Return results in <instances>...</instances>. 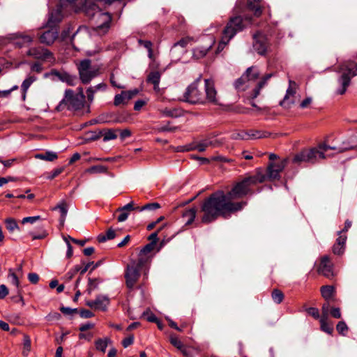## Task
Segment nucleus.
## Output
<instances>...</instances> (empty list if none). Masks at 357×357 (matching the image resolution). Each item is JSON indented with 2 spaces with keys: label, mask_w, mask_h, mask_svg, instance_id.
I'll return each instance as SVG.
<instances>
[{
  "label": "nucleus",
  "mask_w": 357,
  "mask_h": 357,
  "mask_svg": "<svg viewBox=\"0 0 357 357\" xmlns=\"http://www.w3.org/2000/svg\"><path fill=\"white\" fill-rule=\"evenodd\" d=\"M266 181L263 171L258 169L256 173L244 177L235 183L231 190L225 193L218 190L204 199L200 205L202 222L208 224L216 220L219 217L227 218L231 213L240 211L248 204L246 201L234 202L247 195H252V188Z\"/></svg>",
  "instance_id": "f257e3e1"
},
{
  "label": "nucleus",
  "mask_w": 357,
  "mask_h": 357,
  "mask_svg": "<svg viewBox=\"0 0 357 357\" xmlns=\"http://www.w3.org/2000/svg\"><path fill=\"white\" fill-rule=\"evenodd\" d=\"M202 76L199 75L186 89L183 95V100L190 104H204L206 102L218 104L217 91L214 82L211 79H206L205 95L199 89V84Z\"/></svg>",
  "instance_id": "f03ea898"
},
{
  "label": "nucleus",
  "mask_w": 357,
  "mask_h": 357,
  "mask_svg": "<svg viewBox=\"0 0 357 357\" xmlns=\"http://www.w3.org/2000/svg\"><path fill=\"white\" fill-rule=\"evenodd\" d=\"M252 15L247 13L236 14L231 17L223 30L225 33L224 41H229L238 32L243 31L247 23H250Z\"/></svg>",
  "instance_id": "7ed1b4c3"
},
{
  "label": "nucleus",
  "mask_w": 357,
  "mask_h": 357,
  "mask_svg": "<svg viewBox=\"0 0 357 357\" xmlns=\"http://www.w3.org/2000/svg\"><path fill=\"white\" fill-rule=\"evenodd\" d=\"M338 72L341 73L337 79L340 87L337 90V93L343 95L350 85L351 78L357 75V63L347 61L339 66Z\"/></svg>",
  "instance_id": "20e7f679"
},
{
  "label": "nucleus",
  "mask_w": 357,
  "mask_h": 357,
  "mask_svg": "<svg viewBox=\"0 0 357 357\" xmlns=\"http://www.w3.org/2000/svg\"><path fill=\"white\" fill-rule=\"evenodd\" d=\"M79 78L83 84H89L94 78L101 74L100 66H92L91 61L85 59L76 64Z\"/></svg>",
  "instance_id": "39448f33"
},
{
  "label": "nucleus",
  "mask_w": 357,
  "mask_h": 357,
  "mask_svg": "<svg viewBox=\"0 0 357 357\" xmlns=\"http://www.w3.org/2000/svg\"><path fill=\"white\" fill-rule=\"evenodd\" d=\"M85 98L84 95H76L72 89H67L65 91L64 98L56 106V109L59 112L65 108L74 110L81 109L84 105Z\"/></svg>",
  "instance_id": "423d86ee"
},
{
  "label": "nucleus",
  "mask_w": 357,
  "mask_h": 357,
  "mask_svg": "<svg viewBox=\"0 0 357 357\" xmlns=\"http://www.w3.org/2000/svg\"><path fill=\"white\" fill-rule=\"evenodd\" d=\"M262 0H248L245 5L243 0H238L234 9L235 14L246 13L247 10L253 13L255 17H259L263 12Z\"/></svg>",
  "instance_id": "0eeeda50"
},
{
  "label": "nucleus",
  "mask_w": 357,
  "mask_h": 357,
  "mask_svg": "<svg viewBox=\"0 0 357 357\" xmlns=\"http://www.w3.org/2000/svg\"><path fill=\"white\" fill-rule=\"evenodd\" d=\"M319 158H326V155H324L323 152H319L318 149L314 147L309 149H303L296 154L293 158V162L296 164L302 162L314 164Z\"/></svg>",
  "instance_id": "6e6552de"
},
{
  "label": "nucleus",
  "mask_w": 357,
  "mask_h": 357,
  "mask_svg": "<svg viewBox=\"0 0 357 357\" xmlns=\"http://www.w3.org/2000/svg\"><path fill=\"white\" fill-rule=\"evenodd\" d=\"M141 270H142V268L138 267V266L133 262H131L127 266L125 278L128 288L131 289L134 287L140 276Z\"/></svg>",
  "instance_id": "1a4fd4ad"
},
{
  "label": "nucleus",
  "mask_w": 357,
  "mask_h": 357,
  "mask_svg": "<svg viewBox=\"0 0 357 357\" xmlns=\"http://www.w3.org/2000/svg\"><path fill=\"white\" fill-rule=\"evenodd\" d=\"M153 257V250L152 243L146 244L139 252L137 261H132L138 267H146Z\"/></svg>",
  "instance_id": "9d476101"
},
{
  "label": "nucleus",
  "mask_w": 357,
  "mask_h": 357,
  "mask_svg": "<svg viewBox=\"0 0 357 357\" xmlns=\"http://www.w3.org/2000/svg\"><path fill=\"white\" fill-rule=\"evenodd\" d=\"M287 160L284 159L278 162H271L268 165L266 174H263L266 176V180L271 181L279 179L280 178V173L283 171L287 165Z\"/></svg>",
  "instance_id": "9b49d317"
},
{
  "label": "nucleus",
  "mask_w": 357,
  "mask_h": 357,
  "mask_svg": "<svg viewBox=\"0 0 357 357\" xmlns=\"http://www.w3.org/2000/svg\"><path fill=\"white\" fill-rule=\"evenodd\" d=\"M273 75L272 73H268L263 76L261 79L258 82L255 88L247 98V99L249 100V103L258 110H260L261 109L255 103L253 100L260 94L261 89L267 84L268 81L272 77Z\"/></svg>",
  "instance_id": "f8f14e48"
},
{
  "label": "nucleus",
  "mask_w": 357,
  "mask_h": 357,
  "mask_svg": "<svg viewBox=\"0 0 357 357\" xmlns=\"http://www.w3.org/2000/svg\"><path fill=\"white\" fill-rule=\"evenodd\" d=\"M253 48L260 55H265L268 47V38L264 34L258 32L253 36Z\"/></svg>",
  "instance_id": "ddd939ff"
},
{
  "label": "nucleus",
  "mask_w": 357,
  "mask_h": 357,
  "mask_svg": "<svg viewBox=\"0 0 357 357\" xmlns=\"http://www.w3.org/2000/svg\"><path fill=\"white\" fill-rule=\"evenodd\" d=\"M317 271L327 278H331L334 275L333 264L328 256L326 255L321 258Z\"/></svg>",
  "instance_id": "4468645a"
},
{
  "label": "nucleus",
  "mask_w": 357,
  "mask_h": 357,
  "mask_svg": "<svg viewBox=\"0 0 357 357\" xmlns=\"http://www.w3.org/2000/svg\"><path fill=\"white\" fill-rule=\"evenodd\" d=\"M26 54L36 59L43 61L47 60L52 56V53L48 50L41 47H31Z\"/></svg>",
  "instance_id": "2eb2a0df"
},
{
  "label": "nucleus",
  "mask_w": 357,
  "mask_h": 357,
  "mask_svg": "<svg viewBox=\"0 0 357 357\" xmlns=\"http://www.w3.org/2000/svg\"><path fill=\"white\" fill-rule=\"evenodd\" d=\"M59 31L56 27H50V29L44 31L39 37L40 42L47 45H52L58 38Z\"/></svg>",
  "instance_id": "dca6fc26"
},
{
  "label": "nucleus",
  "mask_w": 357,
  "mask_h": 357,
  "mask_svg": "<svg viewBox=\"0 0 357 357\" xmlns=\"http://www.w3.org/2000/svg\"><path fill=\"white\" fill-rule=\"evenodd\" d=\"M208 43L205 46H200L192 50V57L195 59L204 58L208 52L212 48L215 43V40L212 37L208 38Z\"/></svg>",
  "instance_id": "f3484780"
},
{
  "label": "nucleus",
  "mask_w": 357,
  "mask_h": 357,
  "mask_svg": "<svg viewBox=\"0 0 357 357\" xmlns=\"http://www.w3.org/2000/svg\"><path fill=\"white\" fill-rule=\"evenodd\" d=\"M296 86V84L294 81H289V87L287 89L286 94L283 100L280 102L281 106L284 107H290L291 105L294 104V102L293 100H290V98L295 95Z\"/></svg>",
  "instance_id": "a211bd4d"
},
{
  "label": "nucleus",
  "mask_w": 357,
  "mask_h": 357,
  "mask_svg": "<svg viewBox=\"0 0 357 357\" xmlns=\"http://www.w3.org/2000/svg\"><path fill=\"white\" fill-rule=\"evenodd\" d=\"M98 18L97 30H107L109 28L112 21V16L109 13H98L96 15Z\"/></svg>",
  "instance_id": "6ab92c4d"
},
{
  "label": "nucleus",
  "mask_w": 357,
  "mask_h": 357,
  "mask_svg": "<svg viewBox=\"0 0 357 357\" xmlns=\"http://www.w3.org/2000/svg\"><path fill=\"white\" fill-rule=\"evenodd\" d=\"M63 15L61 7H57L55 10H52L47 21L48 27H56V25L62 20Z\"/></svg>",
  "instance_id": "aec40b11"
},
{
  "label": "nucleus",
  "mask_w": 357,
  "mask_h": 357,
  "mask_svg": "<svg viewBox=\"0 0 357 357\" xmlns=\"http://www.w3.org/2000/svg\"><path fill=\"white\" fill-rule=\"evenodd\" d=\"M347 238L345 234H338V238L333 247V252L335 255H340L344 253Z\"/></svg>",
  "instance_id": "412c9836"
},
{
  "label": "nucleus",
  "mask_w": 357,
  "mask_h": 357,
  "mask_svg": "<svg viewBox=\"0 0 357 357\" xmlns=\"http://www.w3.org/2000/svg\"><path fill=\"white\" fill-rule=\"evenodd\" d=\"M319 150V152H323L325 155V153L328 150H334L336 151L337 153H343L344 151L352 150L355 149L354 146H351L348 144V146L346 147H342V146H331L327 145L326 143H321L318 145L317 147Z\"/></svg>",
  "instance_id": "4be33fe9"
},
{
  "label": "nucleus",
  "mask_w": 357,
  "mask_h": 357,
  "mask_svg": "<svg viewBox=\"0 0 357 357\" xmlns=\"http://www.w3.org/2000/svg\"><path fill=\"white\" fill-rule=\"evenodd\" d=\"M37 77L33 75H29L22 82L21 84L22 97L24 100L26 96V93L30 86L37 80Z\"/></svg>",
  "instance_id": "5701e85b"
},
{
  "label": "nucleus",
  "mask_w": 357,
  "mask_h": 357,
  "mask_svg": "<svg viewBox=\"0 0 357 357\" xmlns=\"http://www.w3.org/2000/svg\"><path fill=\"white\" fill-rule=\"evenodd\" d=\"M246 135L248 137V140H249L267 138L271 135V133L264 130H250L246 131Z\"/></svg>",
  "instance_id": "b1692460"
},
{
  "label": "nucleus",
  "mask_w": 357,
  "mask_h": 357,
  "mask_svg": "<svg viewBox=\"0 0 357 357\" xmlns=\"http://www.w3.org/2000/svg\"><path fill=\"white\" fill-rule=\"evenodd\" d=\"M61 81L67 83L70 86H74L76 84L77 77L68 73L55 72L54 73Z\"/></svg>",
  "instance_id": "393cba45"
},
{
  "label": "nucleus",
  "mask_w": 357,
  "mask_h": 357,
  "mask_svg": "<svg viewBox=\"0 0 357 357\" xmlns=\"http://www.w3.org/2000/svg\"><path fill=\"white\" fill-rule=\"evenodd\" d=\"M170 342L172 345L176 347L183 356L189 357L190 356V350L189 348L183 345L181 341L176 337H171Z\"/></svg>",
  "instance_id": "a878e982"
},
{
  "label": "nucleus",
  "mask_w": 357,
  "mask_h": 357,
  "mask_svg": "<svg viewBox=\"0 0 357 357\" xmlns=\"http://www.w3.org/2000/svg\"><path fill=\"white\" fill-rule=\"evenodd\" d=\"M161 74L158 71L151 72L147 77V82L153 85L155 91H159V84L160 81Z\"/></svg>",
  "instance_id": "bb28decb"
},
{
  "label": "nucleus",
  "mask_w": 357,
  "mask_h": 357,
  "mask_svg": "<svg viewBox=\"0 0 357 357\" xmlns=\"http://www.w3.org/2000/svg\"><path fill=\"white\" fill-rule=\"evenodd\" d=\"M124 121V119L121 117H116L112 119V114L110 115H100L97 119L98 123H121Z\"/></svg>",
  "instance_id": "cd10ccee"
},
{
  "label": "nucleus",
  "mask_w": 357,
  "mask_h": 357,
  "mask_svg": "<svg viewBox=\"0 0 357 357\" xmlns=\"http://www.w3.org/2000/svg\"><path fill=\"white\" fill-rule=\"evenodd\" d=\"M250 84V82L248 81L247 75L244 73L241 77L237 79L234 82V87L237 91H245Z\"/></svg>",
  "instance_id": "c85d7f7f"
},
{
  "label": "nucleus",
  "mask_w": 357,
  "mask_h": 357,
  "mask_svg": "<svg viewBox=\"0 0 357 357\" xmlns=\"http://www.w3.org/2000/svg\"><path fill=\"white\" fill-rule=\"evenodd\" d=\"M196 214L197 209L195 208H191L183 211V218L185 220L186 225H190L194 222Z\"/></svg>",
  "instance_id": "c756f323"
},
{
  "label": "nucleus",
  "mask_w": 357,
  "mask_h": 357,
  "mask_svg": "<svg viewBox=\"0 0 357 357\" xmlns=\"http://www.w3.org/2000/svg\"><path fill=\"white\" fill-rule=\"evenodd\" d=\"M96 301V310H106L107 305L109 303V298L104 295H98Z\"/></svg>",
  "instance_id": "7c9ffc66"
},
{
  "label": "nucleus",
  "mask_w": 357,
  "mask_h": 357,
  "mask_svg": "<svg viewBox=\"0 0 357 357\" xmlns=\"http://www.w3.org/2000/svg\"><path fill=\"white\" fill-rule=\"evenodd\" d=\"M321 296L326 301H329L335 294V287L331 285L322 286L320 289Z\"/></svg>",
  "instance_id": "2f4dec72"
},
{
  "label": "nucleus",
  "mask_w": 357,
  "mask_h": 357,
  "mask_svg": "<svg viewBox=\"0 0 357 357\" xmlns=\"http://www.w3.org/2000/svg\"><path fill=\"white\" fill-rule=\"evenodd\" d=\"M130 100V96L128 93L122 91L120 94H116L114 97V105L119 106L120 105H126Z\"/></svg>",
  "instance_id": "473e14b6"
},
{
  "label": "nucleus",
  "mask_w": 357,
  "mask_h": 357,
  "mask_svg": "<svg viewBox=\"0 0 357 357\" xmlns=\"http://www.w3.org/2000/svg\"><path fill=\"white\" fill-rule=\"evenodd\" d=\"M35 158L43 160L52 162L58 158V155L55 152L47 151L45 153L36 154Z\"/></svg>",
  "instance_id": "72a5a7b5"
},
{
  "label": "nucleus",
  "mask_w": 357,
  "mask_h": 357,
  "mask_svg": "<svg viewBox=\"0 0 357 357\" xmlns=\"http://www.w3.org/2000/svg\"><path fill=\"white\" fill-rule=\"evenodd\" d=\"M244 74L247 75L248 81L250 82L257 79L260 73L256 66H251L247 68Z\"/></svg>",
  "instance_id": "f704fd0d"
},
{
  "label": "nucleus",
  "mask_w": 357,
  "mask_h": 357,
  "mask_svg": "<svg viewBox=\"0 0 357 357\" xmlns=\"http://www.w3.org/2000/svg\"><path fill=\"white\" fill-rule=\"evenodd\" d=\"M321 330L328 334L331 335L333 332V324L328 322V319L320 318L319 319Z\"/></svg>",
  "instance_id": "c9c22d12"
},
{
  "label": "nucleus",
  "mask_w": 357,
  "mask_h": 357,
  "mask_svg": "<svg viewBox=\"0 0 357 357\" xmlns=\"http://www.w3.org/2000/svg\"><path fill=\"white\" fill-rule=\"evenodd\" d=\"M56 209H59L61 213L60 222L61 225H63L68 213V208L65 202H61L53 208V210Z\"/></svg>",
  "instance_id": "e433bc0d"
},
{
  "label": "nucleus",
  "mask_w": 357,
  "mask_h": 357,
  "mask_svg": "<svg viewBox=\"0 0 357 357\" xmlns=\"http://www.w3.org/2000/svg\"><path fill=\"white\" fill-rule=\"evenodd\" d=\"M138 43L144 47L148 51V56L152 61L155 60L154 55L153 53V43L150 40H144L142 39L138 40Z\"/></svg>",
  "instance_id": "4c0bfd02"
},
{
  "label": "nucleus",
  "mask_w": 357,
  "mask_h": 357,
  "mask_svg": "<svg viewBox=\"0 0 357 357\" xmlns=\"http://www.w3.org/2000/svg\"><path fill=\"white\" fill-rule=\"evenodd\" d=\"M4 222L6 225V227L9 232L13 233L16 230H17V231L20 230V227H19L16 220L14 218H6L4 221Z\"/></svg>",
  "instance_id": "58836bf2"
},
{
  "label": "nucleus",
  "mask_w": 357,
  "mask_h": 357,
  "mask_svg": "<svg viewBox=\"0 0 357 357\" xmlns=\"http://www.w3.org/2000/svg\"><path fill=\"white\" fill-rule=\"evenodd\" d=\"M116 236L115 231L112 229H109L106 234H100L98 236L97 240L99 243H102L107 240H111L114 238Z\"/></svg>",
  "instance_id": "ea45409f"
},
{
  "label": "nucleus",
  "mask_w": 357,
  "mask_h": 357,
  "mask_svg": "<svg viewBox=\"0 0 357 357\" xmlns=\"http://www.w3.org/2000/svg\"><path fill=\"white\" fill-rule=\"evenodd\" d=\"M284 294L278 289H274L271 292V298L274 303L280 304L284 299Z\"/></svg>",
  "instance_id": "a19ab883"
},
{
  "label": "nucleus",
  "mask_w": 357,
  "mask_h": 357,
  "mask_svg": "<svg viewBox=\"0 0 357 357\" xmlns=\"http://www.w3.org/2000/svg\"><path fill=\"white\" fill-rule=\"evenodd\" d=\"M163 116L167 117L176 118L181 116V111L177 109H167L165 108L161 110Z\"/></svg>",
  "instance_id": "79ce46f5"
},
{
  "label": "nucleus",
  "mask_w": 357,
  "mask_h": 357,
  "mask_svg": "<svg viewBox=\"0 0 357 357\" xmlns=\"http://www.w3.org/2000/svg\"><path fill=\"white\" fill-rule=\"evenodd\" d=\"M109 342V339L108 338L97 340L95 342L96 349L105 353Z\"/></svg>",
  "instance_id": "37998d69"
},
{
  "label": "nucleus",
  "mask_w": 357,
  "mask_h": 357,
  "mask_svg": "<svg viewBox=\"0 0 357 357\" xmlns=\"http://www.w3.org/2000/svg\"><path fill=\"white\" fill-rule=\"evenodd\" d=\"M107 171V168L103 165H94L86 170V173L89 174H100V173H106Z\"/></svg>",
  "instance_id": "c03bdc74"
},
{
  "label": "nucleus",
  "mask_w": 357,
  "mask_h": 357,
  "mask_svg": "<svg viewBox=\"0 0 357 357\" xmlns=\"http://www.w3.org/2000/svg\"><path fill=\"white\" fill-rule=\"evenodd\" d=\"M120 130L108 129L106 130L103 134V141L107 142L109 140L115 139L117 137L116 132Z\"/></svg>",
  "instance_id": "a18cd8bd"
},
{
  "label": "nucleus",
  "mask_w": 357,
  "mask_h": 357,
  "mask_svg": "<svg viewBox=\"0 0 357 357\" xmlns=\"http://www.w3.org/2000/svg\"><path fill=\"white\" fill-rule=\"evenodd\" d=\"M160 207V204L157 202L149 203L142 207H137L139 211H143L145 210L154 211L158 209Z\"/></svg>",
  "instance_id": "49530a36"
},
{
  "label": "nucleus",
  "mask_w": 357,
  "mask_h": 357,
  "mask_svg": "<svg viewBox=\"0 0 357 357\" xmlns=\"http://www.w3.org/2000/svg\"><path fill=\"white\" fill-rule=\"evenodd\" d=\"M178 129L176 126H170V122H167V124L160 126L156 128V130L159 132H174Z\"/></svg>",
  "instance_id": "de8ad7c7"
},
{
  "label": "nucleus",
  "mask_w": 357,
  "mask_h": 357,
  "mask_svg": "<svg viewBox=\"0 0 357 357\" xmlns=\"http://www.w3.org/2000/svg\"><path fill=\"white\" fill-rule=\"evenodd\" d=\"M248 137L246 135V131H239V132H234L231 135V139L235 140H248Z\"/></svg>",
  "instance_id": "09e8293b"
},
{
  "label": "nucleus",
  "mask_w": 357,
  "mask_h": 357,
  "mask_svg": "<svg viewBox=\"0 0 357 357\" xmlns=\"http://www.w3.org/2000/svg\"><path fill=\"white\" fill-rule=\"evenodd\" d=\"M93 262H89L87 263L84 267H82L79 265L75 266L72 270L76 274L79 272L80 275H84L89 268V266L92 265Z\"/></svg>",
  "instance_id": "8fccbe9b"
},
{
  "label": "nucleus",
  "mask_w": 357,
  "mask_h": 357,
  "mask_svg": "<svg viewBox=\"0 0 357 357\" xmlns=\"http://www.w3.org/2000/svg\"><path fill=\"white\" fill-rule=\"evenodd\" d=\"M8 278L12 284L15 286L17 288L19 287L20 281L17 275L13 271L12 269L9 270Z\"/></svg>",
  "instance_id": "3c124183"
},
{
  "label": "nucleus",
  "mask_w": 357,
  "mask_h": 357,
  "mask_svg": "<svg viewBox=\"0 0 357 357\" xmlns=\"http://www.w3.org/2000/svg\"><path fill=\"white\" fill-rule=\"evenodd\" d=\"M192 40H193V39L190 37L183 38L180 40H178V42H176V43L174 44L173 48H174L177 46H180L181 47H185L188 45V44L191 43Z\"/></svg>",
  "instance_id": "603ef678"
},
{
  "label": "nucleus",
  "mask_w": 357,
  "mask_h": 357,
  "mask_svg": "<svg viewBox=\"0 0 357 357\" xmlns=\"http://www.w3.org/2000/svg\"><path fill=\"white\" fill-rule=\"evenodd\" d=\"M336 329L337 332L342 335H345L348 331V327L344 321H339L336 326Z\"/></svg>",
  "instance_id": "864d4df0"
},
{
  "label": "nucleus",
  "mask_w": 357,
  "mask_h": 357,
  "mask_svg": "<svg viewBox=\"0 0 357 357\" xmlns=\"http://www.w3.org/2000/svg\"><path fill=\"white\" fill-rule=\"evenodd\" d=\"M329 307H330V305H329L328 301H326L322 305V307H321L322 314L320 318L328 319V313H329Z\"/></svg>",
  "instance_id": "5fc2aeb1"
},
{
  "label": "nucleus",
  "mask_w": 357,
  "mask_h": 357,
  "mask_svg": "<svg viewBox=\"0 0 357 357\" xmlns=\"http://www.w3.org/2000/svg\"><path fill=\"white\" fill-rule=\"evenodd\" d=\"M97 279L96 278H89V282H88V289L87 291L89 294H91V291L96 289L98 287V283H97Z\"/></svg>",
  "instance_id": "6e6d98bb"
},
{
  "label": "nucleus",
  "mask_w": 357,
  "mask_h": 357,
  "mask_svg": "<svg viewBox=\"0 0 357 357\" xmlns=\"http://www.w3.org/2000/svg\"><path fill=\"white\" fill-rule=\"evenodd\" d=\"M195 150V143L187 144L183 146H178L176 151L178 152L190 151Z\"/></svg>",
  "instance_id": "4d7b16f0"
},
{
  "label": "nucleus",
  "mask_w": 357,
  "mask_h": 357,
  "mask_svg": "<svg viewBox=\"0 0 357 357\" xmlns=\"http://www.w3.org/2000/svg\"><path fill=\"white\" fill-rule=\"evenodd\" d=\"M307 312L315 319H320L319 310L316 307H310L307 309Z\"/></svg>",
  "instance_id": "13d9d810"
},
{
  "label": "nucleus",
  "mask_w": 357,
  "mask_h": 357,
  "mask_svg": "<svg viewBox=\"0 0 357 357\" xmlns=\"http://www.w3.org/2000/svg\"><path fill=\"white\" fill-rule=\"evenodd\" d=\"M86 93L88 102L89 103H92L94 100V95L96 93V91L94 90L93 87L90 86L86 89Z\"/></svg>",
  "instance_id": "bf43d9fd"
},
{
  "label": "nucleus",
  "mask_w": 357,
  "mask_h": 357,
  "mask_svg": "<svg viewBox=\"0 0 357 357\" xmlns=\"http://www.w3.org/2000/svg\"><path fill=\"white\" fill-rule=\"evenodd\" d=\"M38 220H40V216H39V215L26 217L22 219V224H26V223L33 224Z\"/></svg>",
  "instance_id": "052dcab7"
},
{
  "label": "nucleus",
  "mask_w": 357,
  "mask_h": 357,
  "mask_svg": "<svg viewBox=\"0 0 357 357\" xmlns=\"http://www.w3.org/2000/svg\"><path fill=\"white\" fill-rule=\"evenodd\" d=\"M17 89H18V86L15 85L10 89L3 90V91L0 90V98L8 97L13 91L17 90Z\"/></svg>",
  "instance_id": "680f3d73"
},
{
  "label": "nucleus",
  "mask_w": 357,
  "mask_h": 357,
  "mask_svg": "<svg viewBox=\"0 0 357 357\" xmlns=\"http://www.w3.org/2000/svg\"><path fill=\"white\" fill-rule=\"evenodd\" d=\"M63 168H57L54 169L51 173L48 174L47 178L50 180L54 179L55 177L59 176L63 172Z\"/></svg>",
  "instance_id": "e2e57ef3"
},
{
  "label": "nucleus",
  "mask_w": 357,
  "mask_h": 357,
  "mask_svg": "<svg viewBox=\"0 0 357 357\" xmlns=\"http://www.w3.org/2000/svg\"><path fill=\"white\" fill-rule=\"evenodd\" d=\"M211 146L212 147H219L225 143V139L222 138L218 139L215 137H211Z\"/></svg>",
  "instance_id": "0e129e2a"
},
{
  "label": "nucleus",
  "mask_w": 357,
  "mask_h": 357,
  "mask_svg": "<svg viewBox=\"0 0 357 357\" xmlns=\"http://www.w3.org/2000/svg\"><path fill=\"white\" fill-rule=\"evenodd\" d=\"M148 239L151 241L149 243H152L153 250H154L156 243L158 242V231L152 233L148 238Z\"/></svg>",
  "instance_id": "69168bd1"
},
{
  "label": "nucleus",
  "mask_w": 357,
  "mask_h": 357,
  "mask_svg": "<svg viewBox=\"0 0 357 357\" xmlns=\"http://www.w3.org/2000/svg\"><path fill=\"white\" fill-rule=\"evenodd\" d=\"M79 315L82 318L87 319L93 317L94 314L89 310L82 309L79 311Z\"/></svg>",
  "instance_id": "338daca9"
},
{
  "label": "nucleus",
  "mask_w": 357,
  "mask_h": 357,
  "mask_svg": "<svg viewBox=\"0 0 357 357\" xmlns=\"http://www.w3.org/2000/svg\"><path fill=\"white\" fill-rule=\"evenodd\" d=\"M60 310L62 313H63L64 314H67V315H71L77 312V309H76V308L73 309V308L68 307H61L60 308Z\"/></svg>",
  "instance_id": "774afa93"
}]
</instances>
